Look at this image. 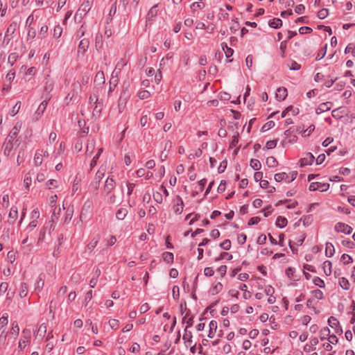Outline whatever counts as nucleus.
<instances>
[{
    "label": "nucleus",
    "mask_w": 355,
    "mask_h": 355,
    "mask_svg": "<svg viewBox=\"0 0 355 355\" xmlns=\"http://www.w3.org/2000/svg\"><path fill=\"white\" fill-rule=\"evenodd\" d=\"M266 164L269 166V167H275L277 165V159L271 156V157H268L267 159H266Z\"/></svg>",
    "instance_id": "nucleus-46"
},
{
    "label": "nucleus",
    "mask_w": 355,
    "mask_h": 355,
    "mask_svg": "<svg viewBox=\"0 0 355 355\" xmlns=\"http://www.w3.org/2000/svg\"><path fill=\"white\" fill-rule=\"evenodd\" d=\"M202 151L200 148H198L195 150L193 153H190L188 156L189 159H193L196 157H199L202 155Z\"/></svg>",
    "instance_id": "nucleus-51"
},
{
    "label": "nucleus",
    "mask_w": 355,
    "mask_h": 355,
    "mask_svg": "<svg viewBox=\"0 0 355 355\" xmlns=\"http://www.w3.org/2000/svg\"><path fill=\"white\" fill-rule=\"evenodd\" d=\"M89 46V40L88 38L84 37L81 39L78 46V53L84 54L87 51Z\"/></svg>",
    "instance_id": "nucleus-9"
},
{
    "label": "nucleus",
    "mask_w": 355,
    "mask_h": 355,
    "mask_svg": "<svg viewBox=\"0 0 355 355\" xmlns=\"http://www.w3.org/2000/svg\"><path fill=\"white\" fill-rule=\"evenodd\" d=\"M46 187L49 189H52L53 188H56L58 187V182L55 180H49L46 182Z\"/></svg>",
    "instance_id": "nucleus-62"
},
{
    "label": "nucleus",
    "mask_w": 355,
    "mask_h": 355,
    "mask_svg": "<svg viewBox=\"0 0 355 355\" xmlns=\"http://www.w3.org/2000/svg\"><path fill=\"white\" fill-rule=\"evenodd\" d=\"M32 183V179L29 173H26L24 176V184L27 189H29V187Z\"/></svg>",
    "instance_id": "nucleus-55"
},
{
    "label": "nucleus",
    "mask_w": 355,
    "mask_h": 355,
    "mask_svg": "<svg viewBox=\"0 0 355 355\" xmlns=\"http://www.w3.org/2000/svg\"><path fill=\"white\" fill-rule=\"evenodd\" d=\"M21 128V123L17 122L15 125V126L12 128L9 135L6 137V139L15 140V141L16 139H17V137L19 132H20Z\"/></svg>",
    "instance_id": "nucleus-7"
},
{
    "label": "nucleus",
    "mask_w": 355,
    "mask_h": 355,
    "mask_svg": "<svg viewBox=\"0 0 355 355\" xmlns=\"http://www.w3.org/2000/svg\"><path fill=\"white\" fill-rule=\"evenodd\" d=\"M54 87V81L51 79L46 78L44 85L45 92L50 93L53 91Z\"/></svg>",
    "instance_id": "nucleus-33"
},
{
    "label": "nucleus",
    "mask_w": 355,
    "mask_h": 355,
    "mask_svg": "<svg viewBox=\"0 0 355 355\" xmlns=\"http://www.w3.org/2000/svg\"><path fill=\"white\" fill-rule=\"evenodd\" d=\"M330 330L328 327L323 328L320 331V340H323L326 339V336H329Z\"/></svg>",
    "instance_id": "nucleus-60"
},
{
    "label": "nucleus",
    "mask_w": 355,
    "mask_h": 355,
    "mask_svg": "<svg viewBox=\"0 0 355 355\" xmlns=\"http://www.w3.org/2000/svg\"><path fill=\"white\" fill-rule=\"evenodd\" d=\"M331 266L332 263L330 261L327 260L323 263L324 271L327 275H330L331 274Z\"/></svg>",
    "instance_id": "nucleus-40"
},
{
    "label": "nucleus",
    "mask_w": 355,
    "mask_h": 355,
    "mask_svg": "<svg viewBox=\"0 0 355 355\" xmlns=\"http://www.w3.org/2000/svg\"><path fill=\"white\" fill-rule=\"evenodd\" d=\"M62 33V27L60 24H57L53 28V37L55 38H59L61 37Z\"/></svg>",
    "instance_id": "nucleus-41"
},
{
    "label": "nucleus",
    "mask_w": 355,
    "mask_h": 355,
    "mask_svg": "<svg viewBox=\"0 0 355 355\" xmlns=\"http://www.w3.org/2000/svg\"><path fill=\"white\" fill-rule=\"evenodd\" d=\"M288 95L287 89L285 87H279L277 89L276 98L281 101H284Z\"/></svg>",
    "instance_id": "nucleus-16"
},
{
    "label": "nucleus",
    "mask_w": 355,
    "mask_h": 355,
    "mask_svg": "<svg viewBox=\"0 0 355 355\" xmlns=\"http://www.w3.org/2000/svg\"><path fill=\"white\" fill-rule=\"evenodd\" d=\"M46 331H47V324L42 323L40 324V326L37 330V336H38L40 337H44L45 336V334H46Z\"/></svg>",
    "instance_id": "nucleus-39"
},
{
    "label": "nucleus",
    "mask_w": 355,
    "mask_h": 355,
    "mask_svg": "<svg viewBox=\"0 0 355 355\" xmlns=\"http://www.w3.org/2000/svg\"><path fill=\"white\" fill-rule=\"evenodd\" d=\"M17 216H18L17 208L16 207H11L9 214H8V218H9L10 222L14 223L16 220V219L17 218Z\"/></svg>",
    "instance_id": "nucleus-27"
},
{
    "label": "nucleus",
    "mask_w": 355,
    "mask_h": 355,
    "mask_svg": "<svg viewBox=\"0 0 355 355\" xmlns=\"http://www.w3.org/2000/svg\"><path fill=\"white\" fill-rule=\"evenodd\" d=\"M28 294V285L26 283L22 282L19 289V295L20 297H25Z\"/></svg>",
    "instance_id": "nucleus-30"
},
{
    "label": "nucleus",
    "mask_w": 355,
    "mask_h": 355,
    "mask_svg": "<svg viewBox=\"0 0 355 355\" xmlns=\"http://www.w3.org/2000/svg\"><path fill=\"white\" fill-rule=\"evenodd\" d=\"M338 284L343 289H344L345 291H347L349 289L350 284H349L348 279H346L345 277H340L339 280H338Z\"/></svg>",
    "instance_id": "nucleus-32"
},
{
    "label": "nucleus",
    "mask_w": 355,
    "mask_h": 355,
    "mask_svg": "<svg viewBox=\"0 0 355 355\" xmlns=\"http://www.w3.org/2000/svg\"><path fill=\"white\" fill-rule=\"evenodd\" d=\"M8 332L7 331H0V349H6L8 345L7 338Z\"/></svg>",
    "instance_id": "nucleus-13"
},
{
    "label": "nucleus",
    "mask_w": 355,
    "mask_h": 355,
    "mask_svg": "<svg viewBox=\"0 0 355 355\" xmlns=\"http://www.w3.org/2000/svg\"><path fill=\"white\" fill-rule=\"evenodd\" d=\"M162 258L165 262L171 263L173 262L174 256L172 252H165L162 254Z\"/></svg>",
    "instance_id": "nucleus-38"
},
{
    "label": "nucleus",
    "mask_w": 355,
    "mask_h": 355,
    "mask_svg": "<svg viewBox=\"0 0 355 355\" xmlns=\"http://www.w3.org/2000/svg\"><path fill=\"white\" fill-rule=\"evenodd\" d=\"M223 287L220 282H215L210 288V293L213 295H216L222 291Z\"/></svg>",
    "instance_id": "nucleus-24"
},
{
    "label": "nucleus",
    "mask_w": 355,
    "mask_h": 355,
    "mask_svg": "<svg viewBox=\"0 0 355 355\" xmlns=\"http://www.w3.org/2000/svg\"><path fill=\"white\" fill-rule=\"evenodd\" d=\"M98 243V239H93L87 245V250L92 251L97 245Z\"/></svg>",
    "instance_id": "nucleus-50"
},
{
    "label": "nucleus",
    "mask_w": 355,
    "mask_h": 355,
    "mask_svg": "<svg viewBox=\"0 0 355 355\" xmlns=\"http://www.w3.org/2000/svg\"><path fill=\"white\" fill-rule=\"evenodd\" d=\"M21 101H17L16 104L13 106L12 110H10V115L14 116H15L19 111L21 107Z\"/></svg>",
    "instance_id": "nucleus-45"
},
{
    "label": "nucleus",
    "mask_w": 355,
    "mask_h": 355,
    "mask_svg": "<svg viewBox=\"0 0 355 355\" xmlns=\"http://www.w3.org/2000/svg\"><path fill=\"white\" fill-rule=\"evenodd\" d=\"M46 105H47V101H42L40 103V105H39L35 113L38 115L42 114L44 112V111L45 110Z\"/></svg>",
    "instance_id": "nucleus-47"
},
{
    "label": "nucleus",
    "mask_w": 355,
    "mask_h": 355,
    "mask_svg": "<svg viewBox=\"0 0 355 355\" xmlns=\"http://www.w3.org/2000/svg\"><path fill=\"white\" fill-rule=\"evenodd\" d=\"M37 225V220H33L30 222L28 225L25 229V231L27 232V234H29L31 232H32Z\"/></svg>",
    "instance_id": "nucleus-42"
},
{
    "label": "nucleus",
    "mask_w": 355,
    "mask_h": 355,
    "mask_svg": "<svg viewBox=\"0 0 355 355\" xmlns=\"http://www.w3.org/2000/svg\"><path fill=\"white\" fill-rule=\"evenodd\" d=\"M287 179H288V173H286L285 172L276 173L275 175V180L277 182H280L282 181H284V182H287Z\"/></svg>",
    "instance_id": "nucleus-37"
},
{
    "label": "nucleus",
    "mask_w": 355,
    "mask_h": 355,
    "mask_svg": "<svg viewBox=\"0 0 355 355\" xmlns=\"http://www.w3.org/2000/svg\"><path fill=\"white\" fill-rule=\"evenodd\" d=\"M250 166L255 171H258L261 168V164L258 159H252L250 162Z\"/></svg>",
    "instance_id": "nucleus-44"
},
{
    "label": "nucleus",
    "mask_w": 355,
    "mask_h": 355,
    "mask_svg": "<svg viewBox=\"0 0 355 355\" xmlns=\"http://www.w3.org/2000/svg\"><path fill=\"white\" fill-rule=\"evenodd\" d=\"M329 188V184L328 183H321L318 182H311L309 185L310 191H326Z\"/></svg>",
    "instance_id": "nucleus-4"
},
{
    "label": "nucleus",
    "mask_w": 355,
    "mask_h": 355,
    "mask_svg": "<svg viewBox=\"0 0 355 355\" xmlns=\"http://www.w3.org/2000/svg\"><path fill=\"white\" fill-rule=\"evenodd\" d=\"M157 5L153 6L148 12L146 15V21L148 22H150L154 20V18L157 15Z\"/></svg>",
    "instance_id": "nucleus-14"
},
{
    "label": "nucleus",
    "mask_w": 355,
    "mask_h": 355,
    "mask_svg": "<svg viewBox=\"0 0 355 355\" xmlns=\"http://www.w3.org/2000/svg\"><path fill=\"white\" fill-rule=\"evenodd\" d=\"M105 168L103 167H101L98 171L96 172L95 175L94 180H96V182L94 184V187L95 190H97L99 187V182L103 178L105 175Z\"/></svg>",
    "instance_id": "nucleus-11"
},
{
    "label": "nucleus",
    "mask_w": 355,
    "mask_h": 355,
    "mask_svg": "<svg viewBox=\"0 0 355 355\" xmlns=\"http://www.w3.org/2000/svg\"><path fill=\"white\" fill-rule=\"evenodd\" d=\"M95 141L94 139H89L87 141V146H86V154L91 155L94 149L95 148Z\"/></svg>",
    "instance_id": "nucleus-34"
},
{
    "label": "nucleus",
    "mask_w": 355,
    "mask_h": 355,
    "mask_svg": "<svg viewBox=\"0 0 355 355\" xmlns=\"http://www.w3.org/2000/svg\"><path fill=\"white\" fill-rule=\"evenodd\" d=\"M313 297L317 300H322L324 297L323 292L319 289H315L312 291Z\"/></svg>",
    "instance_id": "nucleus-52"
},
{
    "label": "nucleus",
    "mask_w": 355,
    "mask_h": 355,
    "mask_svg": "<svg viewBox=\"0 0 355 355\" xmlns=\"http://www.w3.org/2000/svg\"><path fill=\"white\" fill-rule=\"evenodd\" d=\"M94 82L99 85H103L105 83V76L103 71H100L96 73L94 78Z\"/></svg>",
    "instance_id": "nucleus-29"
},
{
    "label": "nucleus",
    "mask_w": 355,
    "mask_h": 355,
    "mask_svg": "<svg viewBox=\"0 0 355 355\" xmlns=\"http://www.w3.org/2000/svg\"><path fill=\"white\" fill-rule=\"evenodd\" d=\"M220 247L225 250H229L231 248V241L229 239L225 240L223 242H222L220 244Z\"/></svg>",
    "instance_id": "nucleus-57"
},
{
    "label": "nucleus",
    "mask_w": 355,
    "mask_h": 355,
    "mask_svg": "<svg viewBox=\"0 0 355 355\" xmlns=\"http://www.w3.org/2000/svg\"><path fill=\"white\" fill-rule=\"evenodd\" d=\"M182 322L187 323L185 329H187L193 325V318L191 317H189V314L187 313L182 319Z\"/></svg>",
    "instance_id": "nucleus-43"
},
{
    "label": "nucleus",
    "mask_w": 355,
    "mask_h": 355,
    "mask_svg": "<svg viewBox=\"0 0 355 355\" xmlns=\"http://www.w3.org/2000/svg\"><path fill=\"white\" fill-rule=\"evenodd\" d=\"M182 339L187 346H190L193 343L191 332L188 331L187 329H184V334L183 335Z\"/></svg>",
    "instance_id": "nucleus-28"
},
{
    "label": "nucleus",
    "mask_w": 355,
    "mask_h": 355,
    "mask_svg": "<svg viewBox=\"0 0 355 355\" xmlns=\"http://www.w3.org/2000/svg\"><path fill=\"white\" fill-rule=\"evenodd\" d=\"M268 25L274 28H279L282 25V21L279 18H274L268 21Z\"/></svg>",
    "instance_id": "nucleus-31"
},
{
    "label": "nucleus",
    "mask_w": 355,
    "mask_h": 355,
    "mask_svg": "<svg viewBox=\"0 0 355 355\" xmlns=\"http://www.w3.org/2000/svg\"><path fill=\"white\" fill-rule=\"evenodd\" d=\"M315 157L313 155V154L311 153H308L305 155L304 157L300 159V166L302 167H304L306 166L311 165L313 163Z\"/></svg>",
    "instance_id": "nucleus-8"
},
{
    "label": "nucleus",
    "mask_w": 355,
    "mask_h": 355,
    "mask_svg": "<svg viewBox=\"0 0 355 355\" xmlns=\"http://www.w3.org/2000/svg\"><path fill=\"white\" fill-rule=\"evenodd\" d=\"M17 26V23L13 22V23L10 24L9 25V26L8 27L6 33H8V35H12L15 32Z\"/></svg>",
    "instance_id": "nucleus-53"
},
{
    "label": "nucleus",
    "mask_w": 355,
    "mask_h": 355,
    "mask_svg": "<svg viewBox=\"0 0 355 355\" xmlns=\"http://www.w3.org/2000/svg\"><path fill=\"white\" fill-rule=\"evenodd\" d=\"M313 282L315 286H317L320 288H324V286H325L324 282L321 278H320L318 277H315L313 279Z\"/></svg>",
    "instance_id": "nucleus-48"
},
{
    "label": "nucleus",
    "mask_w": 355,
    "mask_h": 355,
    "mask_svg": "<svg viewBox=\"0 0 355 355\" xmlns=\"http://www.w3.org/2000/svg\"><path fill=\"white\" fill-rule=\"evenodd\" d=\"M341 261H343L344 264H349L353 262V259L351 256L347 254H343L341 256Z\"/></svg>",
    "instance_id": "nucleus-49"
},
{
    "label": "nucleus",
    "mask_w": 355,
    "mask_h": 355,
    "mask_svg": "<svg viewBox=\"0 0 355 355\" xmlns=\"http://www.w3.org/2000/svg\"><path fill=\"white\" fill-rule=\"evenodd\" d=\"M334 230L337 232H342L345 234H349L352 232V228L351 226L340 222L337 223L335 225Z\"/></svg>",
    "instance_id": "nucleus-5"
},
{
    "label": "nucleus",
    "mask_w": 355,
    "mask_h": 355,
    "mask_svg": "<svg viewBox=\"0 0 355 355\" xmlns=\"http://www.w3.org/2000/svg\"><path fill=\"white\" fill-rule=\"evenodd\" d=\"M8 324V313H4L0 318V331H6Z\"/></svg>",
    "instance_id": "nucleus-20"
},
{
    "label": "nucleus",
    "mask_w": 355,
    "mask_h": 355,
    "mask_svg": "<svg viewBox=\"0 0 355 355\" xmlns=\"http://www.w3.org/2000/svg\"><path fill=\"white\" fill-rule=\"evenodd\" d=\"M205 7V4L203 3L200 2H194L191 5V9L194 12L196 9H202Z\"/></svg>",
    "instance_id": "nucleus-54"
},
{
    "label": "nucleus",
    "mask_w": 355,
    "mask_h": 355,
    "mask_svg": "<svg viewBox=\"0 0 355 355\" xmlns=\"http://www.w3.org/2000/svg\"><path fill=\"white\" fill-rule=\"evenodd\" d=\"M329 15V10L327 8H322L318 12V17L320 19H324Z\"/></svg>",
    "instance_id": "nucleus-59"
},
{
    "label": "nucleus",
    "mask_w": 355,
    "mask_h": 355,
    "mask_svg": "<svg viewBox=\"0 0 355 355\" xmlns=\"http://www.w3.org/2000/svg\"><path fill=\"white\" fill-rule=\"evenodd\" d=\"M31 340V331L29 329H24L21 331L19 342H18V350L19 352H22L27 344L30 343Z\"/></svg>",
    "instance_id": "nucleus-3"
},
{
    "label": "nucleus",
    "mask_w": 355,
    "mask_h": 355,
    "mask_svg": "<svg viewBox=\"0 0 355 355\" xmlns=\"http://www.w3.org/2000/svg\"><path fill=\"white\" fill-rule=\"evenodd\" d=\"M209 331L208 334V337L210 338H213L215 336L216 329H217V322L215 320H211L209 322Z\"/></svg>",
    "instance_id": "nucleus-21"
},
{
    "label": "nucleus",
    "mask_w": 355,
    "mask_h": 355,
    "mask_svg": "<svg viewBox=\"0 0 355 355\" xmlns=\"http://www.w3.org/2000/svg\"><path fill=\"white\" fill-rule=\"evenodd\" d=\"M20 141L19 139L11 140L6 139L3 145V155L7 157H12L15 154V150L19 146Z\"/></svg>",
    "instance_id": "nucleus-1"
},
{
    "label": "nucleus",
    "mask_w": 355,
    "mask_h": 355,
    "mask_svg": "<svg viewBox=\"0 0 355 355\" xmlns=\"http://www.w3.org/2000/svg\"><path fill=\"white\" fill-rule=\"evenodd\" d=\"M128 211V209L125 207H120L116 210V217L119 220H123L127 216Z\"/></svg>",
    "instance_id": "nucleus-26"
},
{
    "label": "nucleus",
    "mask_w": 355,
    "mask_h": 355,
    "mask_svg": "<svg viewBox=\"0 0 355 355\" xmlns=\"http://www.w3.org/2000/svg\"><path fill=\"white\" fill-rule=\"evenodd\" d=\"M92 107V114L94 116H98L101 112L103 109V103L101 102H98L97 103H94L93 105H91Z\"/></svg>",
    "instance_id": "nucleus-22"
},
{
    "label": "nucleus",
    "mask_w": 355,
    "mask_h": 355,
    "mask_svg": "<svg viewBox=\"0 0 355 355\" xmlns=\"http://www.w3.org/2000/svg\"><path fill=\"white\" fill-rule=\"evenodd\" d=\"M325 245V255L328 257H331L335 253L334 245L330 242H327Z\"/></svg>",
    "instance_id": "nucleus-23"
},
{
    "label": "nucleus",
    "mask_w": 355,
    "mask_h": 355,
    "mask_svg": "<svg viewBox=\"0 0 355 355\" xmlns=\"http://www.w3.org/2000/svg\"><path fill=\"white\" fill-rule=\"evenodd\" d=\"M116 187V182L113 177H108L106 179L104 187H103V192L108 195L110 194L112 191Z\"/></svg>",
    "instance_id": "nucleus-6"
},
{
    "label": "nucleus",
    "mask_w": 355,
    "mask_h": 355,
    "mask_svg": "<svg viewBox=\"0 0 355 355\" xmlns=\"http://www.w3.org/2000/svg\"><path fill=\"white\" fill-rule=\"evenodd\" d=\"M43 162V150H39L35 152L33 162L35 166H39Z\"/></svg>",
    "instance_id": "nucleus-15"
},
{
    "label": "nucleus",
    "mask_w": 355,
    "mask_h": 355,
    "mask_svg": "<svg viewBox=\"0 0 355 355\" xmlns=\"http://www.w3.org/2000/svg\"><path fill=\"white\" fill-rule=\"evenodd\" d=\"M8 335L10 336V338H13L14 340L17 338L19 334V327L18 323L16 321H14L11 323V327L9 331H8Z\"/></svg>",
    "instance_id": "nucleus-10"
},
{
    "label": "nucleus",
    "mask_w": 355,
    "mask_h": 355,
    "mask_svg": "<svg viewBox=\"0 0 355 355\" xmlns=\"http://www.w3.org/2000/svg\"><path fill=\"white\" fill-rule=\"evenodd\" d=\"M94 0H84L74 16L76 21H80L93 6Z\"/></svg>",
    "instance_id": "nucleus-2"
},
{
    "label": "nucleus",
    "mask_w": 355,
    "mask_h": 355,
    "mask_svg": "<svg viewBox=\"0 0 355 355\" xmlns=\"http://www.w3.org/2000/svg\"><path fill=\"white\" fill-rule=\"evenodd\" d=\"M264 292L266 295L270 296L274 294L275 289L272 286L268 285L265 287Z\"/></svg>",
    "instance_id": "nucleus-63"
},
{
    "label": "nucleus",
    "mask_w": 355,
    "mask_h": 355,
    "mask_svg": "<svg viewBox=\"0 0 355 355\" xmlns=\"http://www.w3.org/2000/svg\"><path fill=\"white\" fill-rule=\"evenodd\" d=\"M227 259V260H230L232 259V255L227 252H222L220 254V257L216 259V261H220L221 259Z\"/></svg>",
    "instance_id": "nucleus-61"
},
{
    "label": "nucleus",
    "mask_w": 355,
    "mask_h": 355,
    "mask_svg": "<svg viewBox=\"0 0 355 355\" xmlns=\"http://www.w3.org/2000/svg\"><path fill=\"white\" fill-rule=\"evenodd\" d=\"M44 277L45 275L42 273L40 274L37 277L35 286V290L41 291L43 288L44 286Z\"/></svg>",
    "instance_id": "nucleus-19"
},
{
    "label": "nucleus",
    "mask_w": 355,
    "mask_h": 355,
    "mask_svg": "<svg viewBox=\"0 0 355 355\" xmlns=\"http://www.w3.org/2000/svg\"><path fill=\"white\" fill-rule=\"evenodd\" d=\"M98 93L99 92H98V89H94L92 92V94L89 98V104L90 106L93 105L94 103H97L98 102H99Z\"/></svg>",
    "instance_id": "nucleus-25"
},
{
    "label": "nucleus",
    "mask_w": 355,
    "mask_h": 355,
    "mask_svg": "<svg viewBox=\"0 0 355 355\" xmlns=\"http://www.w3.org/2000/svg\"><path fill=\"white\" fill-rule=\"evenodd\" d=\"M184 202L180 197H178L177 202L173 207L174 212L177 214H180L183 211Z\"/></svg>",
    "instance_id": "nucleus-17"
},
{
    "label": "nucleus",
    "mask_w": 355,
    "mask_h": 355,
    "mask_svg": "<svg viewBox=\"0 0 355 355\" xmlns=\"http://www.w3.org/2000/svg\"><path fill=\"white\" fill-rule=\"evenodd\" d=\"M110 326L113 329H116L119 327V322L118 320L112 319L109 321Z\"/></svg>",
    "instance_id": "nucleus-64"
},
{
    "label": "nucleus",
    "mask_w": 355,
    "mask_h": 355,
    "mask_svg": "<svg viewBox=\"0 0 355 355\" xmlns=\"http://www.w3.org/2000/svg\"><path fill=\"white\" fill-rule=\"evenodd\" d=\"M24 150L20 149L18 153L17 157V162L18 165H20L21 163L24 162Z\"/></svg>",
    "instance_id": "nucleus-58"
},
{
    "label": "nucleus",
    "mask_w": 355,
    "mask_h": 355,
    "mask_svg": "<svg viewBox=\"0 0 355 355\" xmlns=\"http://www.w3.org/2000/svg\"><path fill=\"white\" fill-rule=\"evenodd\" d=\"M87 31V28L85 26V23H83L80 28L77 31L76 33V37L78 39H83V37L85 36Z\"/></svg>",
    "instance_id": "nucleus-36"
},
{
    "label": "nucleus",
    "mask_w": 355,
    "mask_h": 355,
    "mask_svg": "<svg viewBox=\"0 0 355 355\" xmlns=\"http://www.w3.org/2000/svg\"><path fill=\"white\" fill-rule=\"evenodd\" d=\"M150 94L148 91L147 90H142V91H140L138 94V96L140 99L141 100H144V99H147L150 97Z\"/></svg>",
    "instance_id": "nucleus-56"
},
{
    "label": "nucleus",
    "mask_w": 355,
    "mask_h": 355,
    "mask_svg": "<svg viewBox=\"0 0 355 355\" xmlns=\"http://www.w3.org/2000/svg\"><path fill=\"white\" fill-rule=\"evenodd\" d=\"M288 220L285 217L278 216L276 220V225L279 228H284L287 225Z\"/></svg>",
    "instance_id": "nucleus-35"
},
{
    "label": "nucleus",
    "mask_w": 355,
    "mask_h": 355,
    "mask_svg": "<svg viewBox=\"0 0 355 355\" xmlns=\"http://www.w3.org/2000/svg\"><path fill=\"white\" fill-rule=\"evenodd\" d=\"M95 46L98 51H101L103 47V35L101 33H97L96 35Z\"/></svg>",
    "instance_id": "nucleus-18"
},
{
    "label": "nucleus",
    "mask_w": 355,
    "mask_h": 355,
    "mask_svg": "<svg viewBox=\"0 0 355 355\" xmlns=\"http://www.w3.org/2000/svg\"><path fill=\"white\" fill-rule=\"evenodd\" d=\"M331 105V102H326L320 104L319 106L315 110V113L317 114H320L322 112L330 110Z\"/></svg>",
    "instance_id": "nucleus-12"
}]
</instances>
